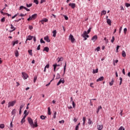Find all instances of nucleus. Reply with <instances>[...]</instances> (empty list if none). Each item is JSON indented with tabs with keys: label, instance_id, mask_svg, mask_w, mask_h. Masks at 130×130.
<instances>
[{
	"label": "nucleus",
	"instance_id": "obj_61",
	"mask_svg": "<svg viewBox=\"0 0 130 130\" xmlns=\"http://www.w3.org/2000/svg\"><path fill=\"white\" fill-rule=\"evenodd\" d=\"M13 42H14V43H15V44H18V43H19V41L17 40Z\"/></svg>",
	"mask_w": 130,
	"mask_h": 130
},
{
	"label": "nucleus",
	"instance_id": "obj_6",
	"mask_svg": "<svg viewBox=\"0 0 130 130\" xmlns=\"http://www.w3.org/2000/svg\"><path fill=\"white\" fill-rule=\"evenodd\" d=\"M22 78L24 79V80H27V79H28V75L26 74V73L22 72Z\"/></svg>",
	"mask_w": 130,
	"mask_h": 130
},
{
	"label": "nucleus",
	"instance_id": "obj_52",
	"mask_svg": "<svg viewBox=\"0 0 130 130\" xmlns=\"http://www.w3.org/2000/svg\"><path fill=\"white\" fill-rule=\"evenodd\" d=\"M40 42H41V43H45V42L44 41H43V39H41L40 40Z\"/></svg>",
	"mask_w": 130,
	"mask_h": 130
},
{
	"label": "nucleus",
	"instance_id": "obj_35",
	"mask_svg": "<svg viewBox=\"0 0 130 130\" xmlns=\"http://www.w3.org/2000/svg\"><path fill=\"white\" fill-rule=\"evenodd\" d=\"M88 124L91 125L92 124V123H93V122H92V121L90 119H88Z\"/></svg>",
	"mask_w": 130,
	"mask_h": 130
},
{
	"label": "nucleus",
	"instance_id": "obj_64",
	"mask_svg": "<svg viewBox=\"0 0 130 130\" xmlns=\"http://www.w3.org/2000/svg\"><path fill=\"white\" fill-rule=\"evenodd\" d=\"M78 129H79V126L78 125H76L75 130H78Z\"/></svg>",
	"mask_w": 130,
	"mask_h": 130
},
{
	"label": "nucleus",
	"instance_id": "obj_45",
	"mask_svg": "<svg viewBox=\"0 0 130 130\" xmlns=\"http://www.w3.org/2000/svg\"><path fill=\"white\" fill-rule=\"evenodd\" d=\"M37 80V77L36 76L34 78V83H36Z\"/></svg>",
	"mask_w": 130,
	"mask_h": 130
},
{
	"label": "nucleus",
	"instance_id": "obj_53",
	"mask_svg": "<svg viewBox=\"0 0 130 130\" xmlns=\"http://www.w3.org/2000/svg\"><path fill=\"white\" fill-rule=\"evenodd\" d=\"M43 21H44V22H48V19H47V18H44L43 19Z\"/></svg>",
	"mask_w": 130,
	"mask_h": 130
},
{
	"label": "nucleus",
	"instance_id": "obj_10",
	"mask_svg": "<svg viewBox=\"0 0 130 130\" xmlns=\"http://www.w3.org/2000/svg\"><path fill=\"white\" fill-rule=\"evenodd\" d=\"M32 39H33V36H28L26 39L25 43H27V41H28V40H32Z\"/></svg>",
	"mask_w": 130,
	"mask_h": 130
},
{
	"label": "nucleus",
	"instance_id": "obj_3",
	"mask_svg": "<svg viewBox=\"0 0 130 130\" xmlns=\"http://www.w3.org/2000/svg\"><path fill=\"white\" fill-rule=\"evenodd\" d=\"M37 14H33L31 17L30 16L29 18H28L27 19V21H31V20H35L36 18H37Z\"/></svg>",
	"mask_w": 130,
	"mask_h": 130
},
{
	"label": "nucleus",
	"instance_id": "obj_11",
	"mask_svg": "<svg viewBox=\"0 0 130 130\" xmlns=\"http://www.w3.org/2000/svg\"><path fill=\"white\" fill-rule=\"evenodd\" d=\"M34 123L35 124H34V126H31V127H33V128H34V127H37V126H38V124H37V119L35 120Z\"/></svg>",
	"mask_w": 130,
	"mask_h": 130
},
{
	"label": "nucleus",
	"instance_id": "obj_33",
	"mask_svg": "<svg viewBox=\"0 0 130 130\" xmlns=\"http://www.w3.org/2000/svg\"><path fill=\"white\" fill-rule=\"evenodd\" d=\"M53 67H54V72H55V70H56V67H57V64H55L53 65Z\"/></svg>",
	"mask_w": 130,
	"mask_h": 130
},
{
	"label": "nucleus",
	"instance_id": "obj_41",
	"mask_svg": "<svg viewBox=\"0 0 130 130\" xmlns=\"http://www.w3.org/2000/svg\"><path fill=\"white\" fill-rule=\"evenodd\" d=\"M26 7L27 8H30V7H32V4H26Z\"/></svg>",
	"mask_w": 130,
	"mask_h": 130
},
{
	"label": "nucleus",
	"instance_id": "obj_36",
	"mask_svg": "<svg viewBox=\"0 0 130 130\" xmlns=\"http://www.w3.org/2000/svg\"><path fill=\"white\" fill-rule=\"evenodd\" d=\"M72 105L73 106V108H76V104L75 103V102L72 101Z\"/></svg>",
	"mask_w": 130,
	"mask_h": 130
},
{
	"label": "nucleus",
	"instance_id": "obj_22",
	"mask_svg": "<svg viewBox=\"0 0 130 130\" xmlns=\"http://www.w3.org/2000/svg\"><path fill=\"white\" fill-rule=\"evenodd\" d=\"M107 23L108 24V25H111V20L109 19H107Z\"/></svg>",
	"mask_w": 130,
	"mask_h": 130
},
{
	"label": "nucleus",
	"instance_id": "obj_4",
	"mask_svg": "<svg viewBox=\"0 0 130 130\" xmlns=\"http://www.w3.org/2000/svg\"><path fill=\"white\" fill-rule=\"evenodd\" d=\"M27 120L31 127L34 126V122H33V120L32 119V118L28 117L27 118Z\"/></svg>",
	"mask_w": 130,
	"mask_h": 130
},
{
	"label": "nucleus",
	"instance_id": "obj_55",
	"mask_svg": "<svg viewBox=\"0 0 130 130\" xmlns=\"http://www.w3.org/2000/svg\"><path fill=\"white\" fill-rule=\"evenodd\" d=\"M41 45H38V47H37V50H40V47H41Z\"/></svg>",
	"mask_w": 130,
	"mask_h": 130
},
{
	"label": "nucleus",
	"instance_id": "obj_58",
	"mask_svg": "<svg viewBox=\"0 0 130 130\" xmlns=\"http://www.w3.org/2000/svg\"><path fill=\"white\" fill-rule=\"evenodd\" d=\"M59 122L60 123H64V120H61V121H59Z\"/></svg>",
	"mask_w": 130,
	"mask_h": 130
},
{
	"label": "nucleus",
	"instance_id": "obj_29",
	"mask_svg": "<svg viewBox=\"0 0 130 130\" xmlns=\"http://www.w3.org/2000/svg\"><path fill=\"white\" fill-rule=\"evenodd\" d=\"M24 106H25V104L24 103L22 104L20 106L19 109L22 110V109L23 108V107H24Z\"/></svg>",
	"mask_w": 130,
	"mask_h": 130
},
{
	"label": "nucleus",
	"instance_id": "obj_54",
	"mask_svg": "<svg viewBox=\"0 0 130 130\" xmlns=\"http://www.w3.org/2000/svg\"><path fill=\"white\" fill-rule=\"evenodd\" d=\"M27 114V115H28V114H29V113L27 112V110H25L24 111V114H25V115H26V114Z\"/></svg>",
	"mask_w": 130,
	"mask_h": 130
},
{
	"label": "nucleus",
	"instance_id": "obj_37",
	"mask_svg": "<svg viewBox=\"0 0 130 130\" xmlns=\"http://www.w3.org/2000/svg\"><path fill=\"white\" fill-rule=\"evenodd\" d=\"M114 40H115L114 37L113 36L112 38V40H111V42H112V43H113L114 42Z\"/></svg>",
	"mask_w": 130,
	"mask_h": 130
},
{
	"label": "nucleus",
	"instance_id": "obj_1",
	"mask_svg": "<svg viewBox=\"0 0 130 130\" xmlns=\"http://www.w3.org/2000/svg\"><path fill=\"white\" fill-rule=\"evenodd\" d=\"M91 32V27H90L88 30H87V32L86 31H84L83 34L81 35V36L84 38V40H87V38H89V35L87 34H89Z\"/></svg>",
	"mask_w": 130,
	"mask_h": 130
},
{
	"label": "nucleus",
	"instance_id": "obj_57",
	"mask_svg": "<svg viewBox=\"0 0 130 130\" xmlns=\"http://www.w3.org/2000/svg\"><path fill=\"white\" fill-rule=\"evenodd\" d=\"M11 29H16V28H15V27H14V26L13 25V24H11Z\"/></svg>",
	"mask_w": 130,
	"mask_h": 130
},
{
	"label": "nucleus",
	"instance_id": "obj_42",
	"mask_svg": "<svg viewBox=\"0 0 130 130\" xmlns=\"http://www.w3.org/2000/svg\"><path fill=\"white\" fill-rule=\"evenodd\" d=\"M6 21V18L3 17L2 19H1V22H2L3 23H4V22H5Z\"/></svg>",
	"mask_w": 130,
	"mask_h": 130
},
{
	"label": "nucleus",
	"instance_id": "obj_28",
	"mask_svg": "<svg viewBox=\"0 0 130 130\" xmlns=\"http://www.w3.org/2000/svg\"><path fill=\"white\" fill-rule=\"evenodd\" d=\"M103 15H106V11L104 10L102 11L101 16Z\"/></svg>",
	"mask_w": 130,
	"mask_h": 130
},
{
	"label": "nucleus",
	"instance_id": "obj_59",
	"mask_svg": "<svg viewBox=\"0 0 130 130\" xmlns=\"http://www.w3.org/2000/svg\"><path fill=\"white\" fill-rule=\"evenodd\" d=\"M64 18L65 20H69V17H68L67 16L64 15Z\"/></svg>",
	"mask_w": 130,
	"mask_h": 130
},
{
	"label": "nucleus",
	"instance_id": "obj_12",
	"mask_svg": "<svg viewBox=\"0 0 130 130\" xmlns=\"http://www.w3.org/2000/svg\"><path fill=\"white\" fill-rule=\"evenodd\" d=\"M44 40L48 43L50 42V40H49V37H48V36L44 37Z\"/></svg>",
	"mask_w": 130,
	"mask_h": 130
},
{
	"label": "nucleus",
	"instance_id": "obj_9",
	"mask_svg": "<svg viewBox=\"0 0 130 130\" xmlns=\"http://www.w3.org/2000/svg\"><path fill=\"white\" fill-rule=\"evenodd\" d=\"M27 115H28V114L25 115L23 118L22 119L21 121V122L22 124L24 123V122H25V119L26 118V117H27Z\"/></svg>",
	"mask_w": 130,
	"mask_h": 130
},
{
	"label": "nucleus",
	"instance_id": "obj_47",
	"mask_svg": "<svg viewBox=\"0 0 130 130\" xmlns=\"http://www.w3.org/2000/svg\"><path fill=\"white\" fill-rule=\"evenodd\" d=\"M25 7L21 6L19 7V10H23V9H25Z\"/></svg>",
	"mask_w": 130,
	"mask_h": 130
},
{
	"label": "nucleus",
	"instance_id": "obj_50",
	"mask_svg": "<svg viewBox=\"0 0 130 130\" xmlns=\"http://www.w3.org/2000/svg\"><path fill=\"white\" fill-rule=\"evenodd\" d=\"M125 7H126V8H128V7H130V4L128 3H126Z\"/></svg>",
	"mask_w": 130,
	"mask_h": 130
},
{
	"label": "nucleus",
	"instance_id": "obj_39",
	"mask_svg": "<svg viewBox=\"0 0 130 130\" xmlns=\"http://www.w3.org/2000/svg\"><path fill=\"white\" fill-rule=\"evenodd\" d=\"M104 40H105V41H106V44H107V43H108V39H107V38H106V37L104 38Z\"/></svg>",
	"mask_w": 130,
	"mask_h": 130
},
{
	"label": "nucleus",
	"instance_id": "obj_27",
	"mask_svg": "<svg viewBox=\"0 0 130 130\" xmlns=\"http://www.w3.org/2000/svg\"><path fill=\"white\" fill-rule=\"evenodd\" d=\"M28 52L29 55H31V56H32V55H33V54L32 53V50H28Z\"/></svg>",
	"mask_w": 130,
	"mask_h": 130
},
{
	"label": "nucleus",
	"instance_id": "obj_32",
	"mask_svg": "<svg viewBox=\"0 0 130 130\" xmlns=\"http://www.w3.org/2000/svg\"><path fill=\"white\" fill-rule=\"evenodd\" d=\"M66 68H67V62H66L65 66H64V70H63L64 74H66Z\"/></svg>",
	"mask_w": 130,
	"mask_h": 130
},
{
	"label": "nucleus",
	"instance_id": "obj_34",
	"mask_svg": "<svg viewBox=\"0 0 130 130\" xmlns=\"http://www.w3.org/2000/svg\"><path fill=\"white\" fill-rule=\"evenodd\" d=\"M0 128H5V125L4 124H0Z\"/></svg>",
	"mask_w": 130,
	"mask_h": 130
},
{
	"label": "nucleus",
	"instance_id": "obj_14",
	"mask_svg": "<svg viewBox=\"0 0 130 130\" xmlns=\"http://www.w3.org/2000/svg\"><path fill=\"white\" fill-rule=\"evenodd\" d=\"M97 38H98V37H97V36H94L92 38V39H91V40L92 41H93V42H95V41H96V40H97Z\"/></svg>",
	"mask_w": 130,
	"mask_h": 130
},
{
	"label": "nucleus",
	"instance_id": "obj_23",
	"mask_svg": "<svg viewBox=\"0 0 130 130\" xmlns=\"http://www.w3.org/2000/svg\"><path fill=\"white\" fill-rule=\"evenodd\" d=\"M11 114H12V115H15V114H16V109H14L12 110Z\"/></svg>",
	"mask_w": 130,
	"mask_h": 130
},
{
	"label": "nucleus",
	"instance_id": "obj_31",
	"mask_svg": "<svg viewBox=\"0 0 130 130\" xmlns=\"http://www.w3.org/2000/svg\"><path fill=\"white\" fill-rule=\"evenodd\" d=\"M98 73V69L96 70H93V74H97Z\"/></svg>",
	"mask_w": 130,
	"mask_h": 130
},
{
	"label": "nucleus",
	"instance_id": "obj_18",
	"mask_svg": "<svg viewBox=\"0 0 130 130\" xmlns=\"http://www.w3.org/2000/svg\"><path fill=\"white\" fill-rule=\"evenodd\" d=\"M52 33H53V37H56V33H57L56 30H53Z\"/></svg>",
	"mask_w": 130,
	"mask_h": 130
},
{
	"label": "nucleus",
	"instance_id": "obj_46",
	"mask_svg": "<svg viewBox=\"0 0 130 130\" xmlns=\"http://www.w3.org/2000/svg\"><path fill=\"white\" fill-rule=\"evenodd\" d=\"M34 3H35L36 5H38V4H39V2L38 1V0H34Z\"/></svg>",
	"mask_w": 130,
	"mask_h": 130
},
{
	"label": "nucleus",
	"instance_id": "obj_48",
	"mask_svg": "<svg viewBox=\"0 0 130 130\" xmlns=\"http://www.w3.org/2000/svg\"><path fill=\"white\" fill-rule=\"evenodd\" d=\"M28 29H29V30H32L33 29V26L29 25Z\"/></svg>",
	"mask_w": 130,
	"mask_h": 130
},
{
	"label": "nucleus",
	"instance_id": "obj_19",
	"mask_svg": "<svg viewBox=\"0 0 130 130\" xmlns=\"http://www.w3.org/2000/svg\"><path fill=\"white\" fill-rule=\"evenodd\" d=\"M48 115H51L50 107L48 108Z\"/></svg>",
	"mask_w": 130,
	"mask_h": 130
},
{
	"label": "nucleus",
	"instance_id": "obj_51",
	"mask_svg": "<svg viewBox=\"0 0 130 130\" xmlns=\"http://www.w3.org/2000/svg\"><path fill=\"white\" fill-rule=\"evenodd\" d=\"M97 51H100V47H98L95 49Z\"/></svg>",
	"mask_w": 130,
	"mask_h": 130
},
{
	"label": "nucleus",
	"instance_id": "obj_13",
	"mask_svg": "<svg viewBox=\"0 0 130 130\" xmlns=\"http://www.w3.org/2000/svg\"><path fill=\"white\" fill-rule=\"evenodd\" d=\"M97 128L98 130H102V129L103 128V125H98Z\"/></svg>",
	"mask_w": 130,
	"mask_h": 130
},
{
	"label": "nucleus",
	"instance_id": "obj_63",
	"mask_svg": "<svg viewBox=\"0 0 130 130\" xmlns=\"http://www.w3.org/2000/svg\"><path fill=\"white\" fill-rule=\"evenodd\" d=\"M15 30H16V28H14L11 30H9L10 33H12V32H14V31H15Z\"/></svg>",
	"mask_w": 130,
	"mask_h": 130
},
{
	"label": "nucleus",
	"instance_id": "obj_5",
	"mask_svg": "<svg viewBox=\"0 0 130 130\" xmlns=\"http://www.w3.org/2000/svg\"><path fill=\"white\" fill-rule=\"evenodd\" d=\"M69 40H71L72 43H74V42L76 41V39H75V38H74V36H73L72 34L70 35Z\"/></svg>",
	"mask_w": 130,
	"mask_h": 130
},
{
	"label": "nucleus",
	"instance_id": "obj_16",
	"mask_svg": "<svg viewBox=\"0 0 130 130\" xmlns=\"http://www.w3.org/2000/svg\"><path fill=\"white\" fill-rule=\"evenodd\" d=\"M43 51H46V52H48V51H49V48H48V47H45Z\"/></svg>",
	"mask_w": 130,
	"mask_h": 130
},
{
	"label": "nucleus",
	"instance_id": "obj_49",
	"mask_svg": "<svg viewBox=\"0 0 130 130\" xmlns=\"http://www.w3.org/2000/svg\"><path fill=\"white\" fill-rule=\"evenodd\" d=\"M122 30V27L121 26L119 29V33L120 34L121 33V30Z\"/></svg>",
	"mask_w": 130,
	"mask_h": 130
},
{
	"label": "nucleus",
	"instance_id": "obj_40",
	"mask_svg": "<svg viewBox=\"0 0 130 130\" xmlns=\"http://www.w3.org/2000/svg\"><path fill=\"white\" fill-rule=\"evenodd\" d=\"M60 78V75H59V74L58 73L56 75V79L57 80Z\"/></svg>",
	"mask_w": 130,
	"mask_h": 130
},
{
	"label": "nucleus",
	"instance_id": "obj_30",
	"mask_svg": "<svg viewBox=\"0 0 130 130\" xmlns=\"http://www.w3.org/2000/svg\"><path fill=\"white\" fill-rule=\"evenodd\" d=\"M86 117H84L83 118V125H84V124H85V123L86 122Z\"/></svg>",
	"mask_w": 130,
	"mask_h": 130
},
{
	"label": "nucleus",
	"instance_id": "obj_8",
	"mask_svg": "<svg viewBox=\"0 0 130 130\" xmlns=\"http://www.w3.org/2000/svg\"><path fill=\"white\" fill-rule=\"evenodd\" d=\"M69 6L71 7L72 9H75L76 8V4L75 3H70Z\"/></svg>",
	"mask_w": 130,
	"mask_h": 130
},
{
	"label": "nucleus",
	"instance_id": "obj_44",
	"mask_svg": "<svg viewBox=\"0 0 130 130\" xmlns=\"http://www.w3.org/2000/svg\"><path fill=\"white\" fill-rule=\"evenodd\" d=\"M127 31V28H124V34H126Z\"/></svg>",
	"mask_w": 130,
	"mask_h": 130
},
{
	"label": "nucleus",
	"instance_id": "obj_26",
	"mask_svg": "<svg viewBox=\"0 0 130 130\" xmlns=\"http://www.w3.org/2000/svg\"><path fill=\"white\" fill-rule=\"evenodd\" d=\"M100 109H102V107L101 106H99L98 109V110L96 111V113L98 114L99 112V111L100 110Z\"/></svg>",
	"mask_w": 130,
	"mask_h": 130
},
{
	"label": "nucleus",
	"instance_id": "obj_2",
	"mask_svg": "<svg viewBox=\"0 0 130 130\" xmlns=\"http://www.w3.org/2000/svg\"><path fill=\"white\" fill-rule=\"evenodd\" d=\"M16 101L9 102L8 105V108H10V107H13V106H14L15 104H16Z\"/></svg>",
	"mask_w": 130,
	"mask_h": 130
},
{
	"label": "nucleus",
	"instance_id": "obj_60",
	"mask_svg": "<svg viewBox=\"0 0 130 130\" xmlns=\"http://www.w3.org/2000/svg\"><path fill=\"white\" fill-rule=\"evenodd\" d=\"M24 10H26V11H27V12H30V9L27 8H24Z\"/></svg>",
	"mask_w": 130,
	"mask_h": 130
},
{
	"label": "nucleus",
	"instance_id": "obj_43",
	"mask_svg": "<svg viewBox=\"0 0 130 130\" xmlns=\"http://www.w3.org/2000/svg\"><path fill=\"white\" fill-rule=\"evenodd\" d=\"M53 118H56V112H54V113Z\"/></svg>",
	"mask_w": 130,
	"mask_h": 130
},
{
	"label": "nucleus",
	"instance_id": "obj_25",
	"mask_svg": "<svg viewBox=\"0 0 130 130\" xmlns=\"http://www.w3.org/2000/svg\"><path fill=\"white\" fill-rule=\"evenodd\" d=\"M114 82V80L112 79L111 82L109 83L110 86H112V85H113Z\"/></svg>",
	"mask_w": 130,
	"mask_h": 130
},
{
	"label": "nucleus",
	"instance_id": "obj_20",
	"mask_svg": "<svg viewBox=\"0 0 130 130\" xmlns=\"http://www.w3.org/2000/svg\"><path fill=\"white\" fill-rule=\"evenodd\" d=\"M46 69H49V64H47L45 67L44 72H46Z\"/></svg>",
	"mask_w": 130,
	"mask_h": 130
},
{
	"label": "nucleus",
	"instance_id": "obj_7",
	"mask_svg": "<svg viewBox=\"0 0 130 130\" xmlns=\"http://www.w3.org/2000/svg\"><path fill=\"white\" fill-rule=\"evenodd\" d=\"M61 83H62V84H63L64 83V80L63 79H62V78H61L60 79V80L57 84V86H59V85H60V84H61Z\"/></svg>",
	"mask_w": 130,
	"mask_h": 130
},
{
	"label": "nucleus",
	"instance_id": "obj_21",
	"mask_svg": "<svg viewBox=\"0 0 130 130\" xmlns=\"http://www.w3.org/2000/svg\"><path fill=\"white\" fill-rule=\"evenodd\" d=\"M122 56H123V57H125V56H126V53H125V51L123 50L122 51Z\"/></svg>",
	"mask_w": 130,
	"mask_h": 130
},
{
	"label": "nucleus",
	"instance_id": "obj_24",
	"mask_svg": "<svg viewBox=\"0 0 130 130\" xmlns=\"http://www.w3.org/2000/svg\"><path fill=\"white\" fill-rule=\"evenodd\" d=\"M57 59H58V62H59V61H62V60H63V58L62 57L60 58L58 57Z\"/></svg>",
	"mask_w": 130,
	"mask_h": 130
},
{
	"label": "nucleus",
	"instance_id": "obj_17",
	"mask_svg": "<svg viewBox=\"0 0 130 130\" xmlns=\"http://www.w3.org/2000/svg\"><path fill=\"white\" fill-rule=\"evenodd\" d=\"M15 55L16 57L19 56V51L18 50H16L15 51Z\"/></svg>",
	"mask_w": 130,
	"mask_h": 130
},
{
	"label": "nucleus",
	"instance_id": "obj_56",
	"mask_svg": "<svg viewBox=\"0 0 130 130\" xmlns=\"http://www.w3.org/2000/svg\"><path fill=\"white\" fill-rule=\"evenodd\" d=\"M25 16H26V14H20L19 15L20 17H25Z\"/></svg>",
	"mask_w": 130,
	"mask_h": 130
},
{
	"label": "nucleus",
	"instance_id": "obj_38",
	"mask_svg": "<svg viewBox=\"0 0 130 130\" xmlns=\"http://www.w3.org/2000/svg\"><path fill=\"white\" fill-rule=\"evenodd\" d=\"M40 118H41V119H45V118H46V116H44L43 115H41L40 116Z\"/></svg>",
	"mask_w": 130,
	"mask_h": 130
},
{
	"label": "nucleus",
	"instance_id": "obj_15",
	"mask_svg": "<svg viewBox=\"0 0 130 130\" xmlns=\"http://www.w3.org/2000/svg\"><path fill=\"white\" fill-rule=\"evenodd\" d=\"M104 80V77L103 76H102L96 80V82H100L101 81H103Z\"/></svg>",
	"mask_w": 130,
	"mask_h": 130
},
{
	"label": "nucleus",
	"instance_id": "obj_62",
	"mask_svg": "<svg viewBox=\"0 0 130 130\" xmlns=\"http://www.w3.org/2000/svg\"><path fill=\"white\" fill-rule=\"evenodd\" d=\"M120 115L121 116H122V112H123V110H120Z\"/></svg>",
	"mask_w": 130,
	"mask_h": 130
}]
</instances>
